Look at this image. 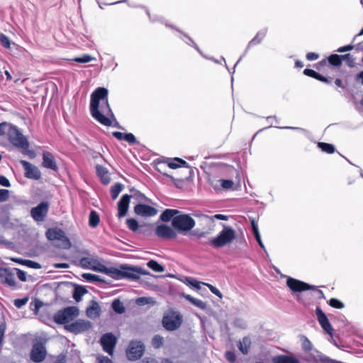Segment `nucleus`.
Wrapping results in <instances>:
<instances>
[{"mask_svg": "<svg viewBox=\"0 0 363 363\" xmlns=\"http://www.w3.org/2000/svg\"><path fill=\"white\" fill-rule=\"evenodd\" d=\"M108 91L104 87H98L91 95L90 113L99 123L105 126L112 125L114 114L108 99Z\"/></svg>", "mask_w": 363, "mask_h": 363, "instance_id": "f257e3e1", "label": "nucleus"}, {"mask_svg": "<svg viewBox=\"0 0 363 363\" xmlns=\"http://www.w3.org/2000/svg\"><path fill=\"white\" fill-rule=\"evenodd\" d=\"M106 272L116 279L128 278L132 280H137L140 279V274H146V272L141 267H130L128 265H121V269L110 268L106 269Z\"/></svg>", "mask_w": 363, "mask_h": 363, "instance_id": "f03ea898", "label": "nucleus"}, {"mask_svg": "<svg viewBox=\"0 0 363 363\" xmlns=\"http://www.w3.org/2000/svg\"><path fill=\"white\" fill-rule=\"evenodd\" d=\"M7 137L9 142L15 147L21 149L23 153L33 154V152L28 151L29 143L27 138L16 126L11 125L9 129Z\"/></svg>", "mask_w": 363, "mask_h": 363, "instance_id": "7ed1b4c3", "label": "nucleus"}, {"mask_svg": "<svg viewBox=\"0 0 363 363\" xmlns=\"http://www.w3.org/2000/svg\"><path fill=\"white\" fill-rule=\"evenodd\" d=\"M236 238L234 229L229 226H224L218 235L211 240V244L216 248L223 247L230 244Z\"/></svg>", "mask_w": 363, "mask_h": 363, "instance_id": "20e7f679", "label": "nucleus"}, {"mask_svg": "<svg viewBox=\"0 0 363 363\" xmlns=\"http://www.w3.org/2000/svg\"><path fill=\"white\" fill-rule=\"evenodd\" d=\"M172 227L179 233H186L195 226L194 220L189 214L179 213L173 218Z\"/></svg>", "mask_w": 363, "mask_h": 363, "instance_id": "39448f33", "label": "nucleus"}, {"mask_svg": "<svg viewBox=\"0 0 363 363\" xmlns=\"http://www.w3.org/2000/svg\"><path fill=\"white\" fill-rule=\"evenodd\" d=\"M79 315V310L74 306H69L58 311L53 317L57 324H67Z\"/></svg>", "mask_w": 363, "mask_h": 363, "instance_id": "423d86ee", "label": "nucleus"}, {"mask_svg": "<svg viewBox=\"0 0 363 363\" xmlns=\"http://www.w3.org/2000/svg\"><path fill=\"white\" fill-rule=\"evenodd\" d=\"M131 192H133L132 195L124 194L121 196V199L118 202V218H122L125 216L128 212L129 203L130 197L137 196V198L140 200L146 199V197L144 194H141L140 191L131 189Z\"/></svg>", "mask_w": 363, "mask_h": 363, "instance_id": "0eeeda50", "label": "nucleus"}, {"mask_svg": "<svg viewBox=\"0 0 363 363\" xmlns=\"http://www.w3.org/2000/svg\"><path fill=\"white\" fill-rule=\"evenodd\" d=\"M183 319L181 314L177 312H172L165 315L162 318V325L168 331H173L178 329L182 323Z\"/></svg>", "mask_w": 363, "mask_h": 363, "instance_id": "6e6552de", "label": "nucleus"}, {"mask_svg": "<svg viewBox=\"0 0 363 363\" xmlns=\"http://www.w3.org/2000/svg\"><path fill=\"white\" fill-rule=\"evenodd\" d=\"M145 346L140 341H131L128 345L126 355L128 359L135 361L139 359L144 353Z\"/></svg>", "mask_w": 363, "mask_h": 363, "instance_id": "1a4fd4ad", "label": "nucleus"}, {"mask_svg": "<svg viewBox=\"0 0 363 363\" xmlns=\"http://www.w3.org/2000/svg\"><path fill=\"white\" fill-rule=\"evenodd\" d=\"M47 355L45 344L42 342H37L33 344L30 351V357L33 362L40 363L43 362Z\"/></svg>", "mask_w": 363, "mask_h": 363, "instance_id": "9d476101", "label": "nucleus"}, {"mask_svg": "<svg viewBox=\"0 0 363 363\" xmlns=\"http://www.w3.org/2000/svg\"><path fill=\"white\" fill-rule=\"evenodd\" d=\"M287 286L294 292H302L307 290H315L316 286L310 285L298 279L289 277L286 280Z\"/></svg>", "mask_w": 363, "mask_h": 363, "instance_id": "9b49d317", "label": "nucleus"}, {"mask_svg": "<svg viewBox=\"0 0 363 363\" xmlns=\"http://www.w3.org/2000/svg\"><path fill=\"white\" fill-rule=\"evenodd\" d=\"M100 343L103 350L110 355H113L114 348L117 343V339L115 335L111 333L104 334L100 340Z\"/></svg>", "mask_w": 363, "mask_h": 363, "instance_id": "f8f14e48", "label": "nucleus"}, {"mask_svg": "<svg viewBox=\"0 0 363 363\" xmlns=\"http://www.w3.org/2000/svg\"><path fill=\"white\" fill-rule=\"evenodd\" d=\"M49 210V203L47 201H43L37 206L30 210V215L34 220L43 221L46 217Z\"/></svg>", "mask_w": 363, "mask_h": 363, "instance_id": "ddd939ff", "label": "nucleus"}, {"mask_svg": "<svg viewBox=\"0 0 363 363\" xmlns=\"http://www.w3.org/2000/svg\"><path fill=\"white\" fill-rule=\"evenodd\" d=\"M89 321L79 319L70 324L65 325V328L73 333H79L88 330L91 328Z\"/></svg>", "mask_w": 363, "mask_h": 363, "instance_id": "4468645a", "label": "nucleus"}, {"mask_svg": "<svg viewBox=\"0 0 363 363\" xmlns=\"http://www.w3.org/2000/svg\"><path fill=\"white\" fill-rule=\"evenodd\" d=\"M21 164L25 170L24 175L26 178L35 180H38L41 178V172L36 166L26 160H21Z\"/></svg>", "mask_w": 363, "mask_h": 363, "instance_id": "2eb2a0df", "label": "nucleus"}, {"mask_svg": "<svg viewBox=\"0 0 363 363\" xmlns=\"http://www.w3.org/2000/svg\"><path fill=\"white\" fill-rule=\"evenodd\" d=\"M134 212L139 216L147 218L156 216L157 213V210L149 205L138 203L135 206Z\"/></svg>", "mask_w": 363, "mask_h": 363, "instance_id": "dca6fc26", "label": "nucleus"}, {"mask_svg": "<svg viewBox=\"0 0 363 363\" xmlns=\"http://www.w3.org/2000/svg\"><path fill=\"white\" fill-rule=\"evenodd\" d=\"M315 314L317 316V319L322 327V328L329 335L333 334V328L332 325L330 324L328 317L324 313V312L320 309V308L318 307L315 309Z\"/></svg>", "mask_w": 363, "mask_h": 363, "instance_id": "f3484780", "label": "nucleus"}, {"mask_svg": "<svg viewBox=\"0 0 363 363\" xmlns=\"http://www.w3.org/2000/svg\"><path fill=\"white\" fill-rule=\"evenodd\" d=\"M155 234L162 239H173L177 237L175 231L169 226L161 224L157 226Z\"/></svg>", "mask_w": 363, "mask_h": 363, "instance_id": "a211bd4d", "label": "nucleus"}, {"mask_svg": "<svg viewBox=\"0 0 363 363\" xmlns=\"http://www.w3.org/2000/svg\"><path fill=\"white\" fill-rule=\"evenodd\" d=\"M0 279L4 284L11 287L16 286L14 274L9 268L0 267Z\"/></svg>", "mask_w": 363, "mask_h": 363, "instance_id": "6ab92c4d", "label": "nucleus"}, {"mask_svg": "<svg viewBox=\"0 0 363 363\" xmlns=\"http://www.w3.org/2000/svg\"><path fill=\"white\" fill-rule=\"evenodd\" d=\"M46 237L49 240H66L69 245V240L65 232L58 228H50L46 231Z\"/></svg>", "mask_w": 363, "mask_h": 363, "instance_id": "aec40b11", "label": "nucleus"}, {"mask_svg": "<svg viewBox=\"0 0 363 363\" xmlns=\"http://www.w3.org/2000/svg\"><path fill=\"white\" fill-rule=\"evenodd\" d=\"M42 166L45 168L50 169L55 172L58 170V166L53 155L48 151H44L43 153Z\"/></svg>", "mask_w": 363, "mask_h": 363, "instance_id": "412c9836", "label": "nucleus"}, {"mask_svg": "<svg viewBox=\"0 0 363 363\" xmlns=\"http://www.w3.org/2000/svg\"><path fill=\"white\" fill-rule=\"evenodd\" d=\"M272 363H301L294 354H279L272 358Z\"/></svg>", "mask_w": 363, "mask_h": 363, "instance_id": "4be33fe9", "label": "nucleus"}, {"mask_svg": "<svg viewBox=\"0 0 363 363\" xmlns=\"http://www.w3.org/2000/svg\"><path fill=\"white\" fill-rule=\"evenodd\" d=\"M303 74L306 76L314 78V79H317V80H318L320 82H324V83H326V84H330L332 83V80H333L332 77L327 78V77H325L324 76H322L319 73L316 72L313 69H305L303 70Z\"/></svg>", "mask_w": 363, "mask_h": 363, "instance_id": "5701e85b", "label": "nucleus"}, {"mask_svg": "<svg viewBox=\"0 0 363 363\" xmlns=\"http://www.w3.org/2000/svg\"><path fill=\"white\" fill-rule=\"evenodd\" d=\"M96 171L97 176L100 178L101 182L104 184H108L111 182V178L108 174V170L106 167L97 164L96 166Z\"/></svg>", "mask_w": 363, "mask_h": 363, "instance_id": "b1692460", "label": "nucleus"}, {"mask_svg": "<svg viewBox=\"0 0 363 363\" xmlns=\"http://www.w3.org/2000/svg\"><path fill=\"white\" fill-rule=\"evenodd\" d=\"M350 58V53L339 55L337 54H332L328 57V63L335 67H340L342 65L343 60Z\"/></svg>", "mask_w": 363, "mask_h": 363, "instance_id": "393cba45", "label": "nucleus"}, {"mask_svg": "<svg viewBox=\"0 0 363 363\" xmlns=\"http://www.w3.org/2000/svg\"><path fill=\"white\" fill-rule=\"evenodd\" d=\"M101 308L99 303L95 301H91V305L86 308V315L91 318H96L100 315Z\"/></svg>", "mask_w": 363, "mask_h": 363, "instance_id": "a878e982", "label": "nucleus"}, {"mask_svg": "<svg viewBox=\"0 0 363 363\" xmlns=\"http://www.w3.org/2000/svg\"><path fill=\"white\" fill-rule=\"evenodd\" d=\"M252 342L250 337H244L238 343V347L242 354H247L251 347Z\"/></svg>", "mask_w": 363, "mask_h": 363, "instance_id": "bb28decb", "label": "nucleus"}, {"mask_svg": "<svg viewBox=\"0 0 363 363\" xmlns=\"http://www.w3.org/2000/svg\"><path fill=\"white\" fill-rule=\"evenodd\" d=\"M179 213H180V211L177 209L167 208L162 213L160 219L163 222H169L171 220H172L173 218L177 216Z\"/></svg>", "mask_w": 363, "mask_h": 363, "instance_id": "cd10ccee", "label": "nucleus"}, {"mask_svg": "<svg viewBox=\"0 0 363 363\" xmlns=\"http://www.w3.org/2000/svg\"><path fill=\"white\" fill-rule=\"evenodd\" d=\"M164 162H166L167 167L171 169H177L182 166H185L187 164L185 160L179 157H175L173 160L168 159Z\"/></svg>", "mask_w": 363, "mask_h": 363, "instance_id": "c85d7f7f", "label": "nucleus"}, {"mask_svg": "<svg viewBox=\"0 0 363 363\" xmlns=\"http://www.w3.org/2000/svg\"><path fill=\"white\" fill-rule=\"evenodd\" d=\"M182 296L186 300L189 301V302H191L192 304L197 306L198 308H199L201 309H205L206 308V303L205 302H203V301L195 298L189 294H183Z\"/></svg>", "mask_w": 363, "mask_h": 363, "instance_id": "c756f323", "label": "nucleus"}, {"mask_svg": "<svg viewBox=\"0 0 363 363\" xmlns=\"http://www.w3.org/2000/svg\"><path fill=\"white\" fill-rule=\"evenodd\" d=\"M100 222V218L97 212L91 211L89 217V225L91 228H96L98 226Z\"/></svg>", "mask_w": 363, "mask_h": 363, "instance_id": "7c9ffc66", "label": "nucleus"}, {"mask_svg": "<svg viewBox=\"0 0 363 363\" xmlns=\"http://www.w3.org/2000/svg\"><path fill=\"white\" fill-rule=\"evenodd\" d=\"M86 292L87 291L84 286H77L73 292V298L78 302L81 301L82 296H84Z\"/></svg>", "mask_w": 363, "mask_h": 363, "instance_id": "2f4dec72", "label": "nucleus"}, {"mask_svg": "<svg viewBox=\"0 0 363 363\" xmlns=\"http://www.w3.org/2000/svg\"><path fill=\"white\" fill-rule=\"evenodd\" d=\"M264 37L265 33L264 32H258L257 35L249 42L247 48H250L259 44Z\"/></svg>", "mask_w": 363, "mask_h": 363, "instance_id": "473e14b6", "label": "nucleus"}, {"mask_svg": "<svg viewBox=\"0 0 363 363\" xmlns=\"http://www.w3.org/2000/svg\"><path fill=\"white\" fill-rule=\"evenodd\" d=\"M111 306L113 310L118 314L123 313L125 311L123 303L119 299L113 300Z\"/></svg>", "mask_w": 363, "mask_h": 363, "instance_id": "72a5a7b5", "label": "nucleus"}, {"mask_svg": "<svg viewBox=\"0 0 363 363\" xmlns=\"http://www.w3.org/2000/svg\"><path fill=\"white\" fill-rule=\"evenodd\" d=\"M300 340L301 342V347L305 352H311L313 349V345L309 339L305 335H300Z\"/></svg>", "mask_w": 363, "mask_h": 363, "instance_id": "f704fd0d", "label": "nucleus"}, {"mask_svg": "<svg viewBox=\"0 0 363 363\" xmlns=\"http://www.w3.org/2000/svg\"><path fill=\"white\" fill-rule=\"evenodd\" d=\"M318 147L320 148L323 152L328 154H333L335 151L334 145L327 143L319 142L318 143Z\"/></svg>", "mask_w": 363, "mask_h": 363, "instance_id": "c9c22d12", "label": "nucleus"}, {"mask_svg": "<svg viewBox=\"0 0 363 363\" xmlns=\"http://www.w3.org/2000/svg\"><path fill=\"white\" fill-rule=\"evenodd\" d=\"M147 266L156 272H163L164 271V267L154 259L150 260L147 263Z\"/></svg>", "mask_w": 363, "mask_h": 363, "instance_id": "e433bc0d", "label": "nucleus"}, {"mask_svg": "<svg viewBox=\"0 0 363 363\" xmlns=\"http://www.w3.org/2000/svg\"><path fill=\"white\" fill-rule=\"evenodd\" d=\"M123 189V185L120 183H116L111 188V198L115 200L121 192Z\"/></svg>", "mask_w": 363, "mask_h": 363, "instance_id": "4c0bfd02", "label": "nucleus"}, {"mask_svg": "<svg viewBox=\"0 0 363 363\" xmlns=\"http://www.w3.org/2000/svg\"><path fill=\"white\" fill-rule=\"evenodd\" d=\"M164 344V338L160 335H155L152 339V345L154 348H160Z\"/></svg>", "mask_w": 363, "mask_h": 363, "instance_id": "58836bf2", "label": "nucleus"}, {"mask_svg": "<svg viewBox=\"0 0 363 363\" xmlns=\"http://www.w3.org/2000/svg\"><path fill=\"white\" fill-rule=\"evenodd\" d=\"M125 223L128 229L133 232H136L139 228L138 222L135 218H128Z\"/></svg>", "mask_w": 363, "mask_h": 363, "instance_id": "ea45409f", "label": "nucleus"}, {"mask_svg": "<svg viewBox=\"0 0 363 363\" xmlns=\"http://www.w3.org/2000/svg\"><path fill=\"white\" fill-rule=\"evenodd\" d=\"M155 168L157 171L162 173L163 175L169 177L168 174L164 171L166 169V162L164 161L157 160L155 162Z\"/></svg>", "mask_w": 363, "mask_h": 363, "instance_id": "a19ab883", "label": "nucleus"}, {"mask_svg": "<svg viewBox=\"0 0 363 363\" xmlns=\"http://www.w3.org/2000/svg\"><path fill=\"white\" fill-rule=\"evenodd\" d=\"M328 303L334 308L341 309L344 308V303L335 298H331L328 301Z\"/></svg>", "mask_w": 363, "mask_h": 363, "instance_id": "79ce46f5", "label": "nucleus"}, {"mask_svg": "<svg viewBox=\"0 0 363 363\" xmlns=\"http://www.w3.org/2000/svg\"><path fill=\"white\" fill-rule=\"evenodd\" d=\"M94 59L90 55L84 54L81 57L74 58L73 60L79 63H86L92 61Z\"/></svg>", "mask_w": 363, "mask_h": 363, "instance_id": "37998d69", "label": "nucleus"}, {"mask_svg": "<svg viewBox=\"0 0 363 363\" xmlns=\"http://www.w3.org/2000/svg\"><path fill=\"white\" fill-rule=\"evenodd\" d=\"M22 264L25 265L28 267L36 269L41 268L40 264H39L37 262H35L33 260H29V259H25V261L22 262Z\"/></svg>", "mask_w": 363, "mask_h": 363, "instance_id": "c03bdc74", "label": "nucleus"}, {"mask_svg": "<svg viewBox=\"0 0 363 363\" xmlns=\"http://www.w3.org/2000/svg\"><path fill=\"white\" fill-rule=\"evenodd\" d=\"M0 43L3 47L6 48H9L11 46L9 38L3 33L0 34Z\"/></svg>", "mask_w": 363, "mask_h": 363, "instance_id": "a18cd8bd", "label": "nucleus"}, {"mask_svg": "<svg viewBox=\"0 0 363 363\" xmlns=\"http://www.w3.org/2000/svg\"><path fill=\"white\" fill-rule=\"evenodd\" d=\"M11 126V125L7 123L6 122H3L0 123V136L8 135L9 129Z\"/></svg>", "mask_w": 363, "mask_h": 363, "instance_id": "49530a36", "label": "nucleus"}, {"mask_svg": "<svg viewBox=\"0 0 363 363\" xmlns=\"http://www.w3.org/2000/svg\"><path fill=\"white\" fill-rule=\"evenodd\" d=\"M82 277L89 281H98L100 280L99 276L90 273L83 274Z\"/></svg>", "mask_w": 363, "mask_h": 363, "instance_id": "de8ad7c7", "label": "nucleus"}, {"mask_svg": "<svg viewBox=\"0 0 363 363\" xmlns=\"http://www.w3.org/2000/svg\"><path fill=\"white\" fill-rule=\"evenodd\" d=\"M9 198V191L0 189V203L7 201Z\"/></svg>", "mask_w": 363, "mask_h": 363, "instance_id": "09e8293b", "label": "nucleus"}, {"mask_svg": "<svg viewBox=\"0 0 363 363\" xmlns=\"http://www.w3.org/2000/svg\"><path fill=\"white\" fill-rule=\"evenodd\" d=\"M225 357L230 363H234L236 361V355L233 351H227Z\"/></svg>", "mask_w": 363, "mask_h": 363, "instance_id": "8fccbe9b", "label": "nucleus"}, {"mask_svg": "<svg viewBox=\"0 0 363 363\" xmlns=\"http://www.w3.org/2000/svg\"><path fill=\"white\" fill-rule=\"evenodd\" d=\"M220 185L223 189H228L233 186V182L230 179H220Z\"/></svg>", "mask_w": 363, "mask_h": 363, "instance_id": "3c124183", "label": "nucleus"}, {"mask_svg": "<svg viewBox=\"0 0 363 363\" xmlns=\"http://www.w3.org/2000/svg\"><path fill=\"white\" fill-rule=\"evenodd\" d=\"M28 301V298H27V297L23 298H17V299L14 300V305L18 308H20L22 306H23L24 305H26Z\"/></svg>", "mask_w": 363, "mask_h": 363, "instance_id": "603ef678", "label": "nucleus"}, {"mask_svg": "<svg viewBox=\"0 0 363 363\" xmlns=\"http://www.w3.org/2000/svg\"><path fill=\"white\" fill-rule=\"evenodd\" d=\"M208 289L213 294H215L216 296H217L219 298H222V294L220 293V291L216 288L214 286L210 284H204Z\"/></svg>", "mask_w": 363, "mask_h": 363, "instance_id": "864d4df0", "label": "nucleus"}, {"mask_svg": "<svg viewBox=\"0 0 363 363\" xmlns=\"http://www.w3.org/2000/svg\"><path fill=\"white\" fill-rule=\"evenodd\" d=\"M80 264L84 268H89L92 262L89 257H82L79 260Z\"/></svg>", "mask_w": 363, "mask_h": 363, "instance_id": "5fc2aeb1", "label": "nucleus"}, {"mask_svg": "<svg viewBox=\"0 0 363 363\" xmlns=\"http://www.w3.org/2000/svg\"><path fill=\"white\" fill-rule=\"evenodd\" d=\"M124 140L130 144H135L136 143V138L133 133H125Z\"/></svg>", "mask_w": 363, "mask_h": 363, "instance_id": "6e6d98bb", "label": "nucleus"}, {"mask_svg": "<svg viewBox=\"0 0 363 363\" xmlns=\"http://www.w3.org/2000/svg\"><path fill=\"white\" fill-rule=\"evenodd\" d=\"M0 185L5 187H9L11 186V183L5 176L0 175Z\"/></svg>", "mask_w": 363, "mask_h": 363, "instance_id": "4d7b16f0", "label": "nucleus"}, {"mask_svg": "<svg viewBox=\"0 0 363 363\" xmlns=\"http://www.w3.org/2000/svg\"><path fill=\"white\" fill-rule=\"evenodd\" d=\"M14 269L16 270L17 277L21 281H26L27 280L26 274L23 271L17 268H15Z\"/></svg>", "mask_w": 363, "mask_h": 363, "instance_id": "13d9d810", "label": "nucleus"}, {"mask_svg": "<svg viewBox=\"0 0 363 363\" xmlns=\"http://www.w3.org/2000/svg\"><path fill=\"white\" fill-rule=\"evenodd\" d=\"M319 55L315 52H308L306 54V59L309 61H313L318 59Z\"/></svg>", "mask_w": 363, "mask_h": 363, "instance_id": "bf43d9fd", "label": "nucleus"}, {"mask_svg": "<svg viewBox=\"0 0 363 363\" xmlns=\"http://www.w3.org/2000/svg\"><path fill=\"white\" fill-rule=\"evenodd\" d=\"M354 46L352 45H345V46H342V47H340L337 50V52H347V51H350L353 49Z\"/></svg>", "mask_w": 363, "mask_h": 363, "instance_id": "052dcab7", "label": "nucleus"}, {"mask_svg": "<svg viewBox=\"0 0 363 363\" xmlns=\"http://www.w3.org/2000/svg\"><path fill=\"white\" fill-rule=\"evenodd\" d=\"M125 134V133H123L118 131H114L112 133L113 136L115 137L118 140H124Z\"/></svg>", "mask_w": 363, "mask_h": 363, "instance_id": "680f3d73", "label": "nucleus"}, {"mask_svg": "<svg viewBox=\"0 0 363 363\" xmlns=\"http://www.w3.org/2000/svg\"><path fill=\"white\" fill-rule=\"evenodd\" d=\"M99 363H113V362L106 356H99L97 357Z\"/></svg>", "mask_w": 363, "mask_h": 363, "instance_id": "e2e57ef3", "label": "nucleus"}, {"mask_svg": "<svg viewBox=\"0 0 363 363\" xmlns=\"http://www.w3.org/2000/svg\"><path fill=\"white\" fill-rule=\"evenodd\" d=\"M188 281H189V284H191L194 287L196 288L197 289H201L200 282H199L196 279L190 278L189 279H188Z\"/></svg>", "mask_w": 363, "mask_h": 363, "instance_id": "0e129e2a", "label": "nucleus"}, {"mask_svg": "<svg viewBox=\"0 0 363 363\" xmlns=\"http://www.w3.org/2000/svg\"><path fill=\"white\" fill-rule=\"evenodd\" d=\"M54 267L57 269H67L69 267V264H67V263H56L54 264Z\"/></svg>", "mask_w": 363, "mask_h": 363, "instance_id": "69168bd1", "label": "nucleus"}, {"mask_svg": "<svg viewBox=\"0 0 363 363\" xmlns=\"http://www.w3.org/2000/svg\"><path fill=\"white\" fill-rule=\"evenodd\" d=\"M327 65V62H326V60L324 59L320 62H318L317 64L315 65V67L317 69H319L320 67H324V66H326Z\"/></svg>", "mask_w": 363, "mask_h": 363, "instance_id": "338daca9", "label": "nucleus"}, {"mask_svg": "<svg viewBox=\"0 0 363 363\" xmlns=\"http://www.w3.org/2000/svg\"><path fill=\"white\" fill-rule=\"evenodd\" d=\"M345 60L347 61V65L350 67H353L354 65V57L350 54V58H346Z\"/></svg>", "mask_w": 363, "mask_h": 363, "instance_id": "774afa93", "label": "nucleus"}]
</instances>
